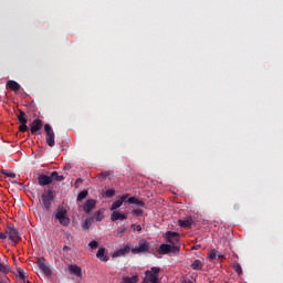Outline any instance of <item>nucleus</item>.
<instances>
[{
	"label": "nucleus",
	"mask_w": 283,
	"mask_h": 283,
	"mask_svg": "<svg viewBox=\"0 0 283 283\" xmlns=\"http://www.w3.org/2000/svg\"><path fill=\"white\" fill-rule=\"evenodd\" d=\"M93 209H96V200L95 199L86 200L83 206V211H85L86 213H91Z\"/></svg>",
	"instance_id": "nucleus-12"
},
{
	"label": "nucleus",
	"mask_w": 283,
	"mask_h": 283,
	"mask_svg": "<svg viewBox=\"0 0 283 283\" xmlns=\"http://www.w3.org/2000/svg\"><path fill=\"white\" fill-rule=\"evenodd\" d=\"M166 240L169 244H176L180 240V234H178V232L168 231L166 232Z\"/></svg>",
	"instance_id": "nucleus-9"
},
{
	"label": "nucleus",
	"mask_w": 283,
	"mask_h": 283,
	"mask_svg": "<svg viewBox=\"0 0 283 283\" xmlns=\"http://www.w3.org/2000/svg\"><path fill=\"white\" fill-rule=\"evenodd\" d=\"M76 182H83V180L82 179H77Z\"/></svg>",
	"instance_id": "nucleus-41"
},
{
	"label": "nucleus",
	"mask_w": 283,
	"mask_h": 283,
	"mask_svg": "<svg viewBox=\"0 0 283 283\" xmlns=\"http://www.w3.org/2000/svg\"><path fill=\"white\" fill-rule=\"evenodd\" d=\"M112 222H116V220H127V216L124 213H120L119 211H114L111 214Z\"/></svg>",
	"instance_id": "nucleus-14"
},
{
	"label": "nucleus",
	"mask_w": 283,
	"mask_h": 283,
	"mask_svg": "<svg viewBox=\"0 0 283 283\" xmlns=\"http://www.w3.org/2000/svg\"><path fill=\"white\" fill-rule=\"evenodd\" d=\"M129 193H126V195H123L120 198H119V200L122 201V203L123 202H127L128 200H129Z\"/></svg>",
	"instance_id": "nucleus-34"
},
{
	"label": "nucleus",
	"mask_w": 283,
	"mask_h": 283,
	"mask_svg": "<svg viewBox=\"0 0 283 283\" xmlns=\"http://www.w3.org/2000/svg\"><path fill=\"white\" fill-rule=\"evenodd\" d=\"M38 185H40V187H48V185H52L51 176L39 175V177H38Z\"/></svg>",
	"instance_id": "nucleus-10"
},
{
	"label": "nucleus",
	"mask_w": 283,
	"mask_h": 283,
	"mask_svg": "<svg viewBox=\"0 0 283 283\" xmlns=\"http://www.w3.org/2000/svg\"><path fill=\"white\" fill-rule=\"evenodd\" d=\"M217 256H218V251L211 250L209 253V260L210 261L216 260Z\"/></svg>",
	"instance_id": "nucleus-30"
},
{
	"label": "nucleus",
	"mask_w": 283,
	"mask_h": 283,
	"mask_svg": "<svg viewBox=\"0 0 283 283\" xmlns=\"http://www.w3.org/2000/svg\"><path fill=\"white\" fill-rule=\"evenodd\" d=\"M132 251V247L129 244H126L124 248H120L119 250L115 251L113 253V258H123L124 255H127Z\"/></svg>",
	"instance_id": "nucleus-11"
},
{
	"label": "nucleus",
	"mask_w": 283,
	"mask_h": 283,
	"mask_svg": "<svg viewBox=\"0 0 283 283\" xmlns=\"http://www.w3.org/2000/svg\"><path fill=\"white\" fill-rule=\"evenodd\" d=\"M62 251H63L64 253H67V251H72V247H71V245H64L63 249H62Z\"/></svg>",
	"instance_id": "nucleus-38"
},
{
	"label": "nucleus",
	"mask_w": 283,
	"mask_h": 283,
	"mask_svg": "<svg viewBox=\"0 0 283 283\" xmlns=\"http://www.w3.org/2000/svg\"><path fill=\"white\" fill-rule=\"evenodd\" d=\"M159 255H178L180 253V247L176 244H160L158 250Z\"/></svg>",
	"instance_id": "nucleus-3"
},
{
	"label": "nucleus",
	"mask_w": 283,
	"mask_h": 283,
	"mask_svg": "<svg viewBox=\"0 0 283 283\" xmlns=\"http://www.w3.org/2000/svg\"><path fill=\"white\" fill-rule=\"evenodd\" d=\"M19 132H22V133L28 132V124H21V125L19 126Z\"/></svg>",
	"instance_id": "nucleus-33"
},
{
	"label": "nucleus",
	"mask_w": 283,
	"mask_h": 283,
	"mask_svg": "<svg viewBox=\"0 0 283 283\" xmlns=\"http://www.w3.org/2000/svg\"><path fill=\"white\" fill-rule=\"evenodd\" d=\"M96 258L102 260V262H107V260H109V258L107 255H105V248H99L98 249V251L96 253Z\"/></svg>",
	"instance_id": "nucleus-18"
},
{
	"label": "nucleus",
	"mask_w": 283,
	"mask_h": 283,
	"mask_svg": "<svg viewBox=\"0 0 283 283\" xmlns=\"http://www.w3.org/2000/svg\"><path fill=\"white\" fill-rule=\"evenodd\" d=\"M1 174L7 176V178H17V175L13 172H8V170H2Z\"/></svg>",
	"instance_id": "nucleus-29"
},
{
	"label": "nucleus",
	"mask_w": 283,
	"mask_h": 283,
	"mask_svg": "<svg viewBox=\"0 0 283 283\" xmlns=\"http://www.w3.org/2000/svg\"><path fill=\"white\" fill-rule=\"evenodd\" d=\"M88 247H91L92 249H98V241H95V240L91 241L88 243Z\"/></svg>",
	"instance_id": "nucleus-32"
},
{
	"label": "nucleus",
	"mask_w": 283,
	"mask_h": 283,
	"mask_svg": "<svg viewBox=\"0 0 283 283\" xmlns=\"http://www.w3.org/2000/svg\"><path fill=\"white\" fill-rule=\"evenodd\" d=\"M159 273H160V268L154 266L150 270H147L145 272V275H146L148 282H150V283H160V281H158V274Z\"/></svg>",
	"instance_id": "nucleus-6"
},
{
	"label": "nucleus",
	"mask_w": 283,
	"mask_h": 283,
	"mask_svg": "<svg viewBox=\"0 0 283 283\" xmlns=\"http://www.w3.org/2000/svg\"><path fill=\"white\" fill-rule=\"evenodd\" d=\"M133 214L134 216H143V209H135V210H133Z\"/></svg>",
	"instance_id": "nucleus-37"
},
{
	"label": "nucleus",
	"mask_w": 283,
	"mask_h": 283,
	"mask_svg": "<svg viewBox=\"0 0 283 283\" xmlns=\"http://www.w3.org/2000/svg\"><path fill=\"white\" fill-rule=\"evenodd\" d=\"M30 127L31 134L36 135V132H41V129H43V120L36 118L30 124Z\"/></svg>",
	"instance_id": "nucleus-8"
},
{
	"label": "nucleus",
	"mask_w": 283,
	"mask_h": 283,
	"mask_svg": "<svg viewBox=\"0 0 283 283\" xmlns=\"http://www.w3.org/2000/svg\"><path fill=\"white\" fill-rule=\"evenodd\" d=\"M105 196L106 198H114V196H116V190L114 189L106 190Z\"/></svg>",
	"instance_id": "nucleus-28"
},
{
	"label": "nucleus",
	"mask_w": 283,
	"mask_h": 283,
	"mask_svg": "<svg viewBox=\"0 0 283 283\" xmlns=\"http://www.w3.org/2000/svg\"><path fill=\"white\" fill-rule=\"evenodd\" d=\"M95 218H96V221L97 222H101L103 220V218H105L103 216V212H101V210H98L96 213H95Z\"/></svg>",
	"instance_id": "nucleus-31"
},
{
	"label": "nucleus",
	"mask_w": 283,
	"mask_h": 283,
	"mask_svg": "<svg viewBox=\"0 0 283 283\" xmlns=\"http://www.w3.org/2000/svg\"><path fill=\"white\" fill-rule=\"evenodd\" d=\"M4 233L7 238L11 240V242H14V244H17L18 242H21V233H19V230L14 226L12 224L7 226Z\"/></svg>",
	"instance_id": "nucleus-4"
},
{
	"label": "nucleus",
	"mask_w": 283,
	"mask_h": 283,
	"mask_svg": "<svg viewBox=\"0 0 283 283\" xmlns=\"http://www.w3.org/2000/svg\"><path fill=\"white\" fill-rule=\"evenodd\" d=\"M233 269L239 276L242 275V265H240V263H234Z\"/></svg>",
	"instance_id": "nucleus-26"
},
{
	"label": "nucleus",
	"mask_w": 283,
	"mask_h": 283,
	"mask_svg": "<svg viewBox=\"0 0 283 283\" xmlns=\"http://www.w3.org/2000/svg\"><path fill=\"white\" fill-rule=\"evenodd\" d=\"M18 120L20 125H28V117H25V112L19 111Z\"/></svg>",
	"instance_id": "nucleus-19"
},
{
	"label": "nucleus",
	"mask_w": 283,
	"mask_h": 283,
	"mask_svg": "<svg viewBox=\"0 0 283 283\" xmlns=\"http://www.w3.org/2000/svg\"><path fill=\"white\" fill-rule=\"evenodd\" d=\"M22 283H28V281H24V282H22Z\"/></svg>",
	"instance_id": "nucleus-44"
},
{
	"label": "nucleus",
	"mask_w": 283,
	"mask_h": 283,
	"mask_svg": "<svg viewBox=\"0 0 283 283\" xmlns=\"http://www.w3.org/2000/svg\"><path fill=\"white\" fill-rule=\"evenodd\" d=\"M127 202L128 205H138L139 207H145V202L138 200L136 197H129Z\"/></svg>",
	"instance_id": "nucleus-21"
},
{
	"label": "nucleus",
	"mask_w": 283,
	"mask_h": 283,
	"mask_svg": "<svg viewBox=\"0 0 283 283\" xmlns=\"http://www.w3.org/2000/svg\"><path fill=\"white\" fill-rule=\"evenodd\" d=\"M51 178H52V182H54V180H56V182H63V180H65V177H63L62 175H59L57 171L51 172Z\"/></svg>",
	"instance_id": "nucleus-20"
},
{
	"label": "nucleus",
	"mask_w": 283,
	"mask_h": 283,
	"mask_svg": "<svg viewBox=\"0 0 283 283\" xmlns=\"http://www.w3.org/2000/svg\"><path fill=\"white\" fill-rule=\"evenodd\" d=\"M87 190H83L77 195V202H82L83 200H85V198H87Z\"/></svg>",
	"instance_id": "nucleus-24"
},
{
	"label": "nucleus",
	"mask_w": 283,
	"mask_h": 283,
	"mask_svg": "<svg viewBox=\"0 0 283 283\" xmlns=\"http://www.w3.org/2000/svg\"><path fill=\"white\" fill-rule=\"evenodd\" d=\"M195 249H196V250L200 249V245H196Z\"/></svg>",
	"instance_id": "nucleus-42"
},
{
	"label": "nucleus",
	"mask_w": 283,
	"mask_h": 283,
	"mask_svg": "<svg viewBox=\"0 0 283 283\" xmlns=\"http://www.w3.org/2000/svg\"><path fill=\"white\" fill-rule=\"evenodd\" d=\"M7 87H9V90H11L12 92H19V90H21V85L17 83V81L12 80H9L7 82Z\"/></svg>",
	"instance_id": "nucleus-16"
},
{
	"label": "nucleus",
	"mask_w": 283,
	"mask_h": 283,
	"mask_svg": "<svg viewBox=\"0 0 283 283\" xmlns=\"http://www.w3.org/2000/svg\"><path fill=\"white\" fill-rule=\"evenodd\" d=\"M132 229L134 231H143V227L140 224H132Z\"/></svg>",
	"instance_id": "nucleus-36"
},
{
	"label": "nucleus",
	"mask_w": 283,
	"mask_h": 283,
	"mask_svg": "<svg viewBox=\"0 0 283 283\" xmlns=\"http://www.w3.org/2000/svg\"><path fill=\"white\" fill-rule=\"evenodd\" d=\"M44 132L46 134V145H49V147H54V145H56V142L54 140L55 135L52 126H50V124H45Z\"/></svg>",
	"instance_id": "nucleus-7"
},
{
	"label": "nucleus",
	"mask_w": 283,
	"mask_h": 283,
	"mask_svg": "<svg viewBox=\"0 0 283 283\" xmlns=\"http://www.w3.org/2000/svg\"><path fill=\"white\" fill-rule=\"evenodd\" d=\"M187 283H192L191 281H188Z\"/></svg>",
	"instance_id": "nucleus-45"
},
{
	"label": "nucleus",
	"mask_w": 283,
	"mask_h": 283,
	"mask_svg": "<svg viewBox=\"0 0 283 283\" xmlns=\"http://www.w3.org/2000/svg\"><path fill=\"white\" fill-rule=\"evenodd\" d=\"M8 239V234H6V232H0V240H7Z\"/></svg>",
	"instance_id": "nucleus-39"
},
{
	"label": "nucleus",
	"mask_w": 283,
	"mask_h": 283,
	"mask_svg": "<svg viewBox=\"0 0 283 283\" xmlns=\"http://www.w3.org/2000/svg\"><path fill=\"white\" fill-rule=\"evenodd\" d=\"M132 253L134 255H138L140 253H149V242L145 241V239L139 240L138 247L133 248Z\"/></svg>",
	"instance_id": "nucleus-5"
},
{
	"label": "nucleus",
	"mask_w": 283,
	"mask_h": 283,
	"mask_svg": "<svg viewBox=\"0 0 283 283\" xmlns=\"http://www.w3.org/2000/svg\"><path fill=\"white\" fill-rule=\"evenodd\" d=\"M191 269H193V271H200L202 270V261L200 260H195L191 264Z\"/></svg>",
	"instance_id": "nucleus-22"
},
{
	"label": "nucleus",
	"mask_w": 283,
	"mask_h": 283,
	"mask_svg": "<svg viewBox=\"0 0 283 283\" xmlns=\"http://www.w3.org/2000/svg\"><path fill=\"white\" fill-rule=\"evenodd\" d=\"M179 227H181L182 229H189L191 227V224H193V219L191 217L186 218V219H180L178 221Z\"/></svg>",
	"instance_id": "nucleus-13"
},
{
	"label": "nucleus",
	"mask_w": 283,
	"mask_h": 283,
	"mask_svg": "<svg viewBox=\"0 0 283 283\" xmlns=\"http://www.w3.org/2000/svg\"><path fill=\"white\" fill-rule=\"evenodd\" d=\"M120 207H123V201L117 199L112 203L111 211H116V209H120Z\"/></svg>",
	"instance_id": "nucleus-23"
},
{
	"label": "nucleus",
	"mask_w": 283,
	"mask_h": 283,
	"mask_svg": "<svg viewBox=\"0 0 283 283\" xmlns=\"http://www.w3.org/2000/svg\"><path fill=\"white\" fill-rule=\"evenodd\" d=\"M55 196L56 191H54V188H50L48 191L42 193L41 198L39 199V202L43 211H50V209H52V203L54 202Z\"/></svg>",
	"instance_id": "nucleus-1"
},
{
	"label": "nucleus",
	"mask_w": 283,
	"mask_h": 283,
	"mask_svg": "<svg viewBox=\"0 0 283 283\" xmlns=\"http://www.w3.org/2000/svg\"><path fill=\"white\" fill-rule=\"evenodd\" d=\"M69 270L73 275H76L77 277H81V275H83V270H81V266L76 264L70 265Z\"/></svg>",
	"instance_id": "nucleus-17"
},
{
	"label": "nucleus",
	"mask_w": 283,
	"mask_h": 283,
	"mask_svg": "<svg viewBox=\"0 0 283 283\" xmlns=\"http://www.w3.org/2000/svg\"><path fill=\"white\" fill-rule=\"evenodd\" d=\"M38 266H39V269H41V271H42L46 276L52 275V270H50V268L45 264V262L39 261V262H38Z\"/></svg>",
	"instance_id": "nucleus-15"
},
{
	"label": "nucleus",
	"mask_w": 283,
	"mask_h": 283,
	"mask_svg": "<svg viewBox=\"0 0 283 283\" xmlns=\"http://www.w3.org/2000/svg\"><path fill=\"white\" fill-rule=\"evenodd\" d=\"M0 273H10V265L0 263Z\"/></svg>",
	"instance_id": "nucleus-25"
},
{
	"label": "nucleus",
	"mask_w": 283,
	"mask_h": 283,
	"mask_svg": "<svg viewBox=\"0 0 283 283\" xmlns=\"http://www.w3.org/2000/svg\"><path fill=\"white\" fill-rule=\"evenodd\" d=\"M18 275L22 282H25V271L21 268L18 269Z\"/></svg>",
	"instance_id": "nucleus-27"
},
{
	"label": "nucleus",
	"mask_w": 283,
	"mask_h": 283,
	"mask_svg": "<svg viewBox=\"0 0 283 283\" xmlns=\"http://www.w3.org/2000/svg\"><path fill=\"white\" fill-rule=\"evenodd\" d=\"M65 169H70V167H69V166H65Z\"/></svg>",
	"instance_id": "nucleus-43"
},
{
	"label": "nucleus",
	"mask_w": 283,
	"mask_h": 283,
	"mask_svg": "<svg viewBox=\"0 0 283 283\" xmlns=\"http://www.w3.org/2000/svg\"><path fill=\"white\" fill-rule=\"evenodd\" d=\"M54 219L59 222L62 227H70V217H67V209L64 207H57L54 212Z\"/></svg>",
	"instance_id": "nucleus-2"
},
{
	"label": "nucleus",
	"mask_w": 283,
	"mask_h": 283,
	"mask_svg": "<svg viewBox=\"0 0 283 283\" xmlns=\"http://www.w3.org/2000/svg\"><path fill=\"white\" fill-rule=\"evenodd\" d=\"M90 227H92V221L86 219L83 223V229H90Z\"/></svg>",
	"instance_id": "nucleus-35"
},
{
	"label": "nucleus",
	"mask_w": 283,
	"mask_h": 283,
	"mask_svg": "<svg viewBox=\"0 0 283 283\" xmlns=\"http://www.w3.org/2000/svg\"><path fill=\"white\" fill-rule=\"evenodd\" d=\"M218 258H219V260H222V258H224V255L218 254Z\"/></svg>",
	"instance_id": "nucleus-40"
}]
</instances>
